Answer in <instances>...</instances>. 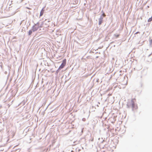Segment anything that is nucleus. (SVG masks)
<instances>
[{
    "instance_id": "3",
    "label": "nucleus",
    "mask_w": 152,
    "mask_h": 152,
    "mask_svg": "<svg viewBox=\"0 0 152 152\" xmlns=\"http://www.w3.org/2000/svg\"><path fill=\"white\" fill-rule=\"evenodd\" d=\"M102 18H100L99 20V25H101L102 22Z\"/></svg>"
},
{
    "instance_id": "10",
    "label": "nucleus",
    "mask_w": 152,
    "mask_h": 152,
    "mask_svg": "<svg viewBox=\"0 0 152 152\" xmlns=\"http://www.w3.org/2000/svg\"><path fill=\"white\" fill-rule=\"evenodd\" d=\"M102 15L104 16L105 17V15L104 13H103L102 14Z\"/></svg>"
},
{
    "instance_id": "5",
    "label": "nucleus",
    "mask_w": 152,
    "mask_h": 152,
    "mask_svg": "<svg viewBox=\"0 0 152 152\" xmlns=\"http://www.w3.org/2000/svg\"><path fill=\"white\" fill-rule=\"evenodd\" d=\"M37 28H36L35 27H33L32 30L33 31V32H34L37 30Z\"/></svg>"
},
{
    "instance_id": "1",
    "label": "nucleus",
    "mask_w": 152,
    "mask_h": 152,
    "mask_svg": "<svg viewBox=\"0 0 152 152\" xmlns=\"http://www.w3.org/2000/svg\"><path fill=\"white\" fill-rule=\"evenodd\" d=\"M136 99H132L130 101H129L127 103V107L132 108V110L136 111L138 108L137 105L135 104Z\"/></svg>"
},
{
    "instance_id": "6",
    "label": "nucleus",
    "mask_w": 152,
    "mask_h": 152,
    "mask_svg": "<svg viewBox=\"0 0 152 152\" xmlns=\"http://www.w3.org/2000/svg\"><path fill=\"white\" fill-rule=\"evenodd\" d=\"M151 21H152V16L151 18H149L148 19V22H150Z\"/></svg>"
},
{
    "instance_id": "8",
    "label": "nucleus",
    "mask_w": 152,
    "mask_h": 152,
    "mask_svg": "<svg viewBox=\"0 0 152 152\" xmlns=\"http://www.w3.org/2000/svg\"><path fill=\"white\" fill-rule=\"evenodd\" d=\"M33 31L32 30H30L28 31V35H30L32 33Z\"/></svg>"
},
{
    "instance_id": "2",
    "label": "nucleus",
    "mask_w": 152,
    "mask_h": 152,
    "mask_svg": "<svg viewBox=\"0 0 152 152\" xmlns=\"http://www.w3.org/2000/svg\"><path fill=\"white\" fill-rule=\"evenodd\" d=\"M66 64V60L64 59L62 61V62L61 65L60 66L59 69H61L63 68L65 66Z\"/></svg>"
},
{
    "instance_id": "9",
    "label": "nucleus",
    "mask_w": 152,
    "mask_h": 152,
    "mask_svg": "<svg viewBox=\"0 0 152 152\" xmlns=\"http://www.w3.org/2000/svg\"><path fill=\"white\" fill-rule=\"evenodd\" d=\"M150 45L152 46V39L150 40Z\"/></svg>"
},
{
    "instance_id": "7",
    "label": "nucleus",
    "mask_w": 152,
    "mask_h": 152,
    "mask_svg": "<svg viewBox=\"0 0 152 152\" xmlns=\"http://www.w3.org/2000/svg\"><path fill=\"white\" fill-rule=\"evenodd\" d=\"M119 34H114V36L115 38H117L119 37Z\"/></svg>"
},
{
    "instance_id": "11",
    "label": "nucleus",
    "mask_w": 152,
    "mask_h": 152,
    "mask_svg": "<svg viewBox=\"0 0 152 152\" xmlns=\"http://www.w3.org/2000/svg\"><path fill=\"white\" fill-rule=\"evenodd\" d=\"M140 33V32H136V33H135V34H138V33Z\"/></svg>"
},
{
    "instance_id": "4",
    "label": "nucleus",
    "mask_w": 152,
    "mask_h": 152,
    "mask_svg": "<svg viewBox=\"0 0 152 152\" xmlns=\"http://www.w3.org/2000/svg\"><path fill=\"white\" fill-rule=\"evenodd\" d=\"M44 10L43 9H42V10L41 11V12L40 13V16H41L42 15H43V13H44Z\"/></svg>"
}]
</instances>
